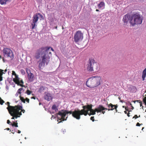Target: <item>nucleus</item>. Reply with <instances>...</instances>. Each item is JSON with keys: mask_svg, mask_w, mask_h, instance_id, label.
Here are the masks:
<instances>
[{"mask_svg": "<svg viewBox=\"0 0 146 146\" xmlns=\"http://www.w3.org/2000/svg\"><path fill=\"white\" fill-rule=\"evenodd\" d=\"M143 101L144 102L146 105V98L145 97L144 99H143Z\"/></svg>", "mask_w": 146, "mask_h": 146, "instance_id": "obj_37", "label": "nucleus"}, {"mask_svg": "<svg viewBox=\"0 0 146 146\" xmlns=\"http://www.w3.org/2000/svg\"><path fill=\"white\" fill-rule=\"evenodd\" d=\"M64 29V27H62V29Z\"/></svg>", "mask_w": 146, "mask_h": 146, "instance_id": "obj_60", "label": "nucleus"}, {"mask_svg": "<svg viewBox=\"0 0 146 146\" xmlns=\"http://www.w3.org/2000/svg\"><path fill=\"white\" fill-rule=\"evenodd\" d=\"M19 97L21 101L24 103H25V100L24 98L21 97V95Z\"/></svg>", "mask_w": 146, "mask_h": 146, "instance_id": "obj_25", "label": "nucleus"}, {"mask_svg": "<svg viewBox=\"0 0 146 146\" xmlns=\"http://www.w3.org/2000/svg\"><path fill=\"white\" fill-rule=\"evenodd\" d=\"M8 107L7 108V109L8 110V111L13 110L15 109L19 108V107H21V106H20L19 105H18L15 106H10V103L9 102H7V103Z\"/></svg>", "mask_w": 146, "mask_h": 146, "instance_id": "obj_14", "label": "nucleus"}, {"mask_svg": "<svg viewBox=\"0 0 146 146\" xmlns=\"http://www.w3.org/2000/svg\"><path fill=\"white\" fill-rule=\"evenodd\" d=\"M20 85L21 86H23V85H21V84H20Z\"/></svg>", "mask_w": 146, "mask_h": 146, "instance_id": "obj_57", "label": "nucleus"}, {"mask_svg": "<svg viewBox=\"0 0 146 146\" xmlns=\"http://www.w3.org/2000/svg\"><path fill=\"white\" fill-rule=\"evenodd\" d=\"M129 104L130 106H132V104L130 102H129Z\"/></svg>", "mask_w": 146, "mask_h": 146, "instance_id": "obj_47", "label": "nucleus"}, {"mask_svg": "<svg viewBox=\"0 0 146 146\" xmlns=\"http://www.w3.org/2000/svg\"><path fill=\"white\" fill-rule=\"evenodd\" d=\"M114 106H114V108H115V109H117V108L118 106V105L116 104V105H114Z\"/></svg>", "mask_w": 146, "mask_h": 146, "instance_id": "obj_39", "label": "nucleus"}, {"mask_svg": "<svg viewBox=\"0 0 146 146\" xmlns=\"http://www.w3.org/2000/svg\"><path fill=\"white\" fill-rule=\"evenodd\" d=\"M55 29H57V26H56V27H55Z\"/></svg>", "mask_w": 146, "mask_h": 146, "instance_id": "obj_56", "label": "nucleus"}, {"mask_svg": "<svg viewBox=\"0 0 146 146\" xmlns=\"http://www.w3.org/2000/svg\"><path fill=\"white\" fill-rule=\"evenodd\" d=\"M39 17H40V20L44 19L43 16L40 13H36L33 16V21L31 24L32 27V29L35 28V27L36 26V23L37 22Z\"/></svg>", "mask_w": 146, "mask_h": 146, "instance_id": "obj_6", "label": "nucleus"}, {"mask_svg": "<svg viewBox=\"0 0 146 146\" xmlns=\"http://www.w3.org/2000/svg\"><path fill=\"white\" fill-rule=\"evenodd\" d=\"M143 19L140 15L135 14L131 17L129 23L132 26H134L136 24H140L142 22Z\"/></svg>", "mask_w": 146, "mask_h": 146, "instance_id": "obj_4", "label": "nucleus"}, {"mask_svg": "<svg viewBox=\"0 0 146 146\" xmlns=\"http://www.w3.org/2000/svg\"><path fill=\"white\" fill-rule=\"evenodd\" d=\"M96 11H99V10L98 9H96Z\"/></svg>", "mask_w": 146, "mask_h": 146, "instance_id": "obj_54", "label": "nucleus"}, {"mask_svg": "<svg viewBox=\"0 0 146 146\" xmlns=\"http://www.w3.org/2000/svg\"><path fill=\"white\" fill-rule=\"evenodd\" d=\"M52 108L53 110H54L56 111L58 110V109L55 105H53L52 107Z\"/></svg>", "mask_w": 146, "mask_h": 146, "instance_id": "obj_24", "label": "nucleus"}, {"mask_svg": "<svg viewBox=\"0 0 146 146\" xmlns=\"http://www.w3.org/2000/svg\"><path fill=\"white\" fill-rule=\"evenodd\" d=\"M137 118H138V116H137V115H135L133 117V118H135V119H136Z\"/></svg>", "mask_w": 146, "mask_h": 146, "instance_id": "obj_35", "label": "nucleus"}, {"mask_svg": "<svg viewBox=\"0 0 146 146\" xmlns=\"http://www.w3.org/2000/svg\"><path fill=\"white\" fill-rule=\"evenodd\" d=\"M23 90V88H21L18 89L17 91V93L21 94V91Z\"/></svg>", "mask_w": 146, "mask_h": 146, "instance_id": "obj_30", "label": "nucleus"}, {"mask_svg": "<svg viewBox=\"0 0 146 146\" xmlns=\"http://www.w3.org/2000/svg\"><path fill=\"white\" fill-rule=\"evenodd\" d=\"M15 78H14L15 79H19V77H18V75L16 74V75H15Z\"/></svg>", "mask_w": 146, "mask_h": 146, "instance_id": "obj_40", "label": "nucleus"}, {"mask_svg": "<svg viewBox=\"0 0 146 146\" xmlns=\"http://www.w3.org/2000/svg\"><path fill=\"white\" fill-rule=\"evenodd\" d=\"M3 70L0 69V76H2L3 74L4 73L3 72Z\"/></svg>", "mask_w": 146, "mask_h": 146, "instance_id": "obj_31", "label": "nucleus"}, {"mask_svg": "<svg viewBox=\"0 0 146 146\" xmlns=\"http://www.w3.org/2000/svg\"><path fill=\"white\" fill-rule=\"evenodd\" d=\"M96 110L97 113H102L103 114H104L105 111L104 110H107V108H104L102 105H99L97 108H96Z\"/></svg>", "mask_w": 146, "mask_h": 146, "instance_id": "obj_13", "label": "nucleus"}, {"mask_svg": "<svg viewBox=\"0 0 146 146\" xmlns=\"http://www.w3.org/2000/svg\"><path fill=\"white\" fill-rule=\"evenodd\" d=\"M7 71V70H5V72H6V71Z\"/></svg>", "mask_w": 146, "mask_h": 146, "instance_id": "obj_61", "label": "nucleus"}, {"mask_svg": "<svg viewBox=\"0 0 146 146\" xmlns=\"http://www.w3.org/2000/svg\"><path fill=\"white\" fill-rule=\"evenodd\" d=\"M12 74L13 75H14L15 76V75H16L17 74L15 73V72L14 71H12Z\"/></svg>", "mask_w": 146, "mask_h": 146, "instance_id": "obj_36", "label": "nucleus"}, {"mask_svg": "<svg viewBox=\"0 0 146 146\" xmlns=\"http://www.w3.org/2000/svg\"><path fill=\"white\" fill-rule=\"evenodd\" d=\"M101 80L100 77L94 76L90 78L86 82V84L88 87L94 88L100 84Z\"/></svg>", "mask_w": 146, "mask_h": 146, "instance_id": "obj_2", "label": "nucleus"}, {"mask_svg": "<svg viewBox=\"0 0 146 146\" xmlns=\"http://www.w3.org/2000/svg\"><path fill=\"white\" fill-rule=\"evenodd\" d=\"M144 127H143V128H142V130H143V129H144Z\"/></svg>", "mask_w": 146, "mask_h": 146, "instance_id": "obj_59", "label": "nucleus"}, {"mask_svg": "<svg viewBox=\"0 0 146 146\" xmlns=\"http://www.w3.org/2000/svg\"><path fill=\"white\" fill-rule=\"evenodd\" d=\"M83 38V33L81 31H76L74 34V41L75 42H77L81 41Z\"/></svg>", "mask_w": 146, "mask_h": 146, "instance_id": "obj_8", "label": "nucleus"}, {"mask_svg": "<svg viewBox=\"0 0 146 146\" xmlns=\"http://www.w3.org/2000/svg\"><path fill=\"white\" fill-rule=\"evenodd\" d=\"M125 107H125V106H122V107H123V108H125Z\"/></svg>", "mask_w": 146, "mask_h": 146, "instance_id": "obj_55", "label": "nucleus"}, {"mask_svg": "<svg viewBox=\"0 0 146 146\" xmlns=\"http://www.w3.org/2000/svg\"><path fill=\"white\" fill-rule=\"evenodd\" d=\"M73 111H67L65 110L63 111L62 110L61 111H59L58 112L57 114L58 115L57 117L58 119V120H60L61 121L59 122V123H60L62 121L66 120L67 117H66V119H65V117L66 116V114L70 113V114H72V113Z\"/></svg>", "mask_w": 146, "mask_h": 146, "instance_id": "obj_5", "label": "nucleus"}, {"mask_svg": "<svg viewBox=\"0 0 146 146\" xmlns=\"http://www.w3.org/2000/svg\"><path fill=\"white\" fill-rule=\"evenodd\" d=\"M31 98L34 99H35V98L34 97H33L32 98Z\"/></svg>", "mask_w": 146, "mask_h": 146, "instance_id": "obj_53", "label": "nucleus"}, {"mask_svg": "<svg viewBox=\"0 0 146 146\" xmlns=\"http://www.w3.org/2000/svg\"><path fill=\"white\" fill-rule=\"evenodd\" d=\"M92 104L88 105H87L84 106L82 107V108L84 109H87L88 110L91 112L92 115H94L96 114V108L94 110L92 109Z\"/></svg>", "mask_w": 146, "mask_h": 146, "instance_id": "obj_11", "label": "nucleus"}, {"mask_svg": "<svg viewBox=\"0 0 146 146\" xmlns=\"http://www.w3.org/2000/svg\"><path fill=\"white\" fill-rule=\"evenodd\" d=\"M125 109L126 111H129V110L128 108V107H125Z\"/></svg>", "mask_w": 146, "mask_h": 146, "instance_id": "obj_41", "label": "nucleus"}, {"mask_svg": "<svg viewBox=\"0 0 146 146\" xmlns=\"http://www.w3.org/2000/svg\"><path fill=\"white\" fill-rule=\"evenodd\" d=\"M20 83H21L22 84H23V81L22 80H21L20 81Z\"/></svg>", "mask_w": 146, "mask_h": 146, "instance_id": "obj_44", "label": "nucleus"}, {"mask_svg": "<svg viewBox=\"0 0 146 146\" xmlns=\"http://www.w3.org/2000/svg\"><path fill=\"white\" fill-rule=\"evenodd\" d=\"M115 112H117V109H115Z\"/></svg>", "mask_w": 146, "mask_h": 146, "instance_id": "obj_51", "label": "nucleus"}, {"mask_svg": "<svg viewBox=\"0 0 146 146\" xmlns=\"http://www.w3.org/2000/svg\"><path fill=\"white\" fill-rule=\"evenodd\" d=\"M9 0H0V3L1 5L6 4V2Z\"/></svg>", "mask_w": 146, "mask_h": 146, "instance_id": "obj_23", "label": "nucleus"}, {"mask_svg": "<svg viewBox=\"0 0 146 146\" xmlns=\"http://www.w3.org/2000/svg\"><path fill=\"white\" fill-rule=\"evenodd\" d=\"M90 120H92V121H94V117L92 116L90 117Z\"/></svg>", "mask_w": 146, "mask_h": 146, "instance_id": "obj_33", "label": "nucleus"}, {"mask_svg": "<svg viewBox=\"0 0 146 146\" xmlns=\"http://www.w3.org/2000/svg\"><path fill=\"white\" fill-rule=\"evenodd\" d=\"M83 109H84L83 108ZM90 111V110H88L87 109H84V111H83V115H84L85 116L87 115H88L90 116L92 115L91 112L89 113L88 111Z\"/></svg>", "mask_w": 146, "mask_h": 146, "instance_id": "obj_18", "label": "nucleus"}, {"mask_svg": "<svg viewBox=\"0 0 146 146\" xmlns=\"http://www.w3.org/2000/svg\"><path fill=\"white\" fill-rule=\"evenodd\" d=\"M17 121H15L13 122V123L12 124H11V125L13 127H18V123L17 122Z\"/></svg>", "mask_w": 146, "mask_h": 146, "instance_id": "obj_20", "label": "nucleus"}, {"mask_svg": "<svg viewBox=\"0 0 146 146\" xmlns=\"http://www.w3.org/2000/svg\"><path fill=\"white\" fill-rule=\"evenodd\" d=\"M11 133H13V134H14V132H13V130L12 131V132H11Z\"/></svg>", "mask_w": 146, "mask_h": 146, "instance_id": "obj_52", "label": "nucleus"}, {"mask_svg": "<svg viewBox=\"0 0 146 146\" xmlns=\"http://www.w3.org/2000/svg\"><path fill=\"white\" fill-rule=\"evenodd\" d=\"M44 89V88L43 86L39 88V91L40 92H42Z\"/></svg>", "mask_w": 146, "mask_h": 146, "instance_id": "obj_28", "label": "nucleus"}, {"mask_svg": "<svg viewBox=\"0 0 146 146\" xmlns=\"http://www.w3.org/2000/svg\"><path fill=\"white\" fill-rule=\"evenodd\" d=\"M2 80V76H0V81H1Z\"/></svg>", "mask_w": 146, "mask_h": 146, "instance_id": "obj_43", "label": "nucleus"}, {"mask_svg": "<svg viewBox=\"0 0 146 146\" xmlns=\"http://www.w3.org/2000/svg\"><path fill=\"white\" fill-rule=\"evenodd\" d=\"M119 100H120L121 99L120 98H119Z\"/></svg>", "mask_w": 146, "mask_h": 146, "instance_id": "obj_62", "label": "nucleus"}, {"mask_svg": "<svg viewBox=\"0 0 146 146\" xmlns=\"http://www.w3.org/2000/svg\"><path fill=\"white\" fill-rule=\"evenodd\" d=\"M44 99L49 101L52 98L51 94L48 92H45L44 93Z\"/></svg>", "mask_w": 146, "mask_h": 146, "instance_id": "obj_15", "label": "nucleus"}, {"mask_svg": "<svg viewBox=\"0 0 146 146\" xmlns=\"http://www.w3.org/2000/svg\"><path fill=\"white\" fill-rule=\"evenodd\" d=\"M120 102L122 103H123V100H120Z\"/></svg>", "mask_w": 146, "mask_h": 146, "instance_id": "obj_50", "label": "nucleus"}, {"mask_svg": "<svg viewBox=\"0 0 146 146\" xmlns=\"http://www.w3.org/2000/svg\"><path fill=\"white\" fill-rule=\"evenodd\" d=\"M50 48L52 51H54L53 48L50 47H42L36 51L35 55V58L38 59L41 57L42 59L38 66L40 68L43 66H44L45 64L46 65L48 64L52 56V53L49 50Z\"/></svg>", "mask_w": 146, "mask_h": 146, "instance_id": "obj_1", "label": "nucleus"}, {"mask_svg": "<svg viewBox=\"0 0 146 146\" xmlns=\"http://www.w3.org/2000/svg\"><path fill=\"white\" fill-rule=\"evenodd\" d=\"M140 117V115H139V116H138V117Z\"/></svg>", "mask_w": 146, "mask_h": 146, "instance_id": "obj_58", "label": "nucleus"}, {"mask_svg": "<svg viewBox=\"0 0 146 146\" xmlns=\"http://www.w3.org/2000/svg\"><path fill=\"white\" fill-rule=\"evenodd\" d=\"M19 108L15 109L13 110L9 111V113L12 116L11 118L12 119H14L15 118H17L18 117H20V115H22V113L18 112V110L21 109L22 108V107H19Z\"/></svg>", "mask_w": 146, "mask_h": 146, "instance_id": "obj_7", "label": "nucleus"}, {"mask_svg": "<svg viewBox=\"0 0 146 146\" xmlns=\"http://www.w3.org/2000/svg\"><path fill=\"white\" fill-rule=\"evenodd\" d=\"M131 107L132 108H131L132 109V110H133L134 109V108L133 107V106H131Z\"/></svg>", "mask_w": 146, "mask_h": 146, "instance_id": "obj_49", "label": "nucleus"}, {"mask_svg": "<svg viewBox=\"0 0 146 146\" xmlns=\"http://www.w3.org/2000/svg\"><path fill=\"white\" fill-rule=\"evenodd\" d=\"M22 107V108L21 109H20V110H18V112L19 113H21V112H22L23 113H24L25 112V110H23L22 109H23V107L22 106H21Z\"/></svg>", "mask_w": 146, "mask_h": 146, "instance_id": "obj_26", "label": "nucleus"}, {"mask_svg": "<svg viewBox=\"0 0 146 146\" xmlns=\"http://www.w3.org/2000/svg\"><path fill=\"white\" fill-rule=\"evenodd\" d=\"M107 105L108 107V108H107V110L108 111H112L115 109L114 108V106H115L114 105L110 103L109 104H108Z\"/></svg>", "mask_w": 146, "mask_h": 146, "instance_id": "obj_17", "label": "nucleus"}, {"mask_svg": "<svg viewBox=\"0 0 146 146\" xmlns=\"http://www.w3.org/2000/svg\"><path fill=\"white\" fill-rule=\"evenodd\" d=\"M7 124L11 125V124H12V123L9 120H7Z\"/></svg>", "mask_w": 146, "mask_h": 146, "instance_id": "obj_32", "label": "nucleus"}, {"mask_svg": "<svg viewBox=\"0 0 146 146\" xmlns=\"http://www.w3.org/2000/svg\"><path fill=\"white\" fill-rule=\"evenodd\" d=\"M1 58V56H0V59Z\"/></svg>", "mask_w": 146, "mask_h": 146, "instance_id": "obj_63", "label": "nucleus"}, {"mask_svg": "<svg viewBox=\"0 0 146 146\" xmlns=\"http://www.w3.org/2000/svg\"><path fill=\"white\" fill-rule=\"evenodd\" d=\"M21 131H20V130H18V132H17L18 133H21Z\"/></svg>", "mask_w": 146, "mask_h": 146, "instance_id": "obj_45", "label": "nucleus"}, {"mask_svg": "<svg viewBox=\"0 0 146 146\" xmlns=\"http://www.w3.org/2000/svg\"><path fill=\"white\" fill-rule=\"evenodd\" d=\"M87 68L89 71L96 72L99 69V64L93 59L90 58Z\"/></svg>", "mask_w": 146, "mask_h": 146, "instance_id": "obj_3", "label": "nucleus"}, {"mask_svg": "<svg viewBox=\"0 0 146 146\" xmlns=\"http://www.w3.org/2000/svg\"><path fill=\"white\" fill-rule=\"evenodd\" d=\"M84 111V109H83L81 110H75L73 111L72 116L77 119H79L80 118V115H83Z\"/></svg>", "mask_w": 146, "mask_h": 146, "instance_id": "obj_9", "label": "nucleus"}, {"mask_svg": "<svg viewBox=\"0 0 146 146\" xmlns=\"http://www.w3.org/2000/svg\"><path fill=\"white\" fill-rule=\"evenodd\" d=\"M25 100V101H26L28 103H29V100L28 98H26Z\"/></svg>", "mask_w": 146, "mask_h": 146, "instance_id": "obj_34", "label": "nucleus"}, {"mask_svg": "<svg viewBox=\"0 0 146 146\" xmlns=\"http://www.w3.org/2000/svg\"><path fill=\"white\" fill-rule=\"evenodd\" d=\"M131 111H129V113H127V116L128 117H130V115H129V114H130V113H129V112Z\"/></svg>", "mask_w": 146, "mask_h": 146, "instance_id": "obj_42", "label": "nucleus"}, {"mask_svg": "<svg viewBox=\"0 0 146 146\" xmlns=\"http://www.w3.org/2000/svg\"><path fill=\"white\" fill-rule=\"evenodd\" d=\"M4 102V101L0 97V104L2 105Z\"/></svg>", "mask_w": 146, "mask_h": 146, "instance_id": "obj_29", "label": "nucleus"}, {"mask_svg": "<svg viewBox=\"0 0 146 146\" xmlns=\"http://www.w3.org/2000/svg\"><path fill=\"white\" fill-rule=\"evenodd\" d=\"M26 71L28 74L27 77L29 80L30 82H32L34 80V74L31 72L30 70L27 68Z\"/></svg>", "mask_w": 146, "mask_h": 146, "instance_id": "obj_12", "label": "nucleus"}, {"mask_svg": "<svg viewBox=\"0 0 146 146\" xmlns=\"http://www.w3.org/2000/svg\"><path fill=\"white\" fill-rule=\"evenodd\" d=\"M32 92L29 90H27L26 91V93H27L28 95H30L31 93Z\"/></svg>", "mask_w": 146, "mask_h": 146, "instance_id": "obj_27", "label": "nucleus"}, {"mask_svg": "<svg viewBox=\"0 0 146 146\" xmlns=\"http://www.w3.org/2000/svg\"><path fill=\"white\" fill-rule=\"evenodd\" d=\"M130 18L131 17L130 15H129L127 14L124 16L123 19V21L124 25H126L127 24L129 20H130Z\"/></svg>", "mask_w": 146, "mask_h": 146, "instance_id": "obj_16", "label": "nucleus"}, {"mask_svg": "<svg viewBox=\"0 0 146 146\" xmlns=\"http://www.w3.org/2000/svg\"><path fill=\"white\" fill-rule=\"evenodd\" d=\"M3 54L4 56L9 57L11 58H13V54L12 51L8 48H4L3 50Z\"/></svg>", "mask_w": 146, "mask_h": 146, "instance_id": "obj_10", "label": "nucleus"}, {"mask_svg": "<svg viewBox=\"0 0 146 146\" xmlns=\"http://www.w3.org/2000/svg\"><path fill=\"white\" fill-rule=\"evenodd\" d=\"M146 76V68L143 70L142 76L143 80H145V78Z\"/></svg>", "mask_w": 146, "mask_h": 146, "instance_id": "obj_19", "label": "nucleus"}, {"mask_svg": "<svg viewBox=\"0 0 146 146\" xmlns=\"http://www.w3.org/2000/svg\"><path fill=\"white\" fill-rule=\"evenodd\" d=\"M145 111H146V110H145Z\"/></svg>", "mask_w": 146, "mask_h": 146, "instance_id": "obj_64", "label": "nucleus"}, {"mask_svg": "<svg viewBox=\"0 0 146 146\" xmlns=\"http://www.w3.org/2000/svg\"><path fill=\"white\" fill-rule=\"evenodd\" d=\"M142 125V124L141 123L140 124L138 122L136 124V125L137 126H139L141 125Z\"/></svg>", "mask_w": 146, "mask_h": 146, "instance_id": "obj_38", "label": "nucleus"}, {"mask_svg": "<svg viewBox=\"0 0 146 146\" xmlns=\"http://www.w3.org/2000/svg\"><path fill=\"white\" fill-rule=\"evenodd\" d=\"M19 79H13V81L16 84L18 85L19 84L20 81L19 80Z\"/></svg>", "mask_w": 146, "mask_h": 146, "instance_id": "obj_22", "label": "nucleus"}, {"mask_svg": "<svg viewBox=\"0 0 146 146\" xmlns=\"http://www.w3.org/2000/svg\"><path fill=\"white\" fill-rule=\"evenodd\" d=\"M124 113L125 114H127V111H124Z\"/></svg>", "mask_w": 146, "mask_h": 146, "instance_id": "obj_48", "label": "nucleus"}, {"mask_svg": "<svg viewBox=\"0 0 146 146\" xmlns=\"http://www.w3.org/2000/svg\"><path fill=\"white\" fill-rule=\"evenodd\" d=\"M6 129L7 130H9L10 129L9 128H6V129Z\"/></svg>", "mask_w": 146, "mask_h": 146, "instance_id": "obj_46", "label": "nucleus"}, {"mask_svg": "<svg viewBox=\"0 0 146 146\" xmlns=\"http://www.w3.org/2000/svg\"><path fill=\"white\" fill-rule=\"evenodd\" d=\"M105 3L104 2L101 1L98 4V7L100 9L102 7H103L104 6Z\"/></svg>", "mask_w": 146, "mask_h": 146, "instance_id": "obj_21", "label": "nucleus"}]
</instances>
